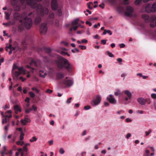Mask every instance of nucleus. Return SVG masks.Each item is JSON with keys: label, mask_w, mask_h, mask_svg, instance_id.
I'll return each mask as SVG.
<instances>
[{"label": "nucleus", "mask_w": 156, "mask_h": 156, "mask_svg": "<svg viewBox=\"0 0 156 156\" xmlns=\"http://www.w3.org/2000/svg\"><path fill=\"white\" fill-rule=\"evenodd\" d=\"M22 3L27 2L28 5L30 6L32 8H37V12L38 15L43 16L45 15L48 13V10L47 8H43L41 5L37 4L35 0H20Z\"/></svg>", "instance_id": "f257e3e1"}, {"label": "nucleus", "mask_w": 156, "mask_h": 156, "mask_svg": "<svg viewBox=\"0 0 156 156\" xmlns=\"http://www.w3.org/2000/svg\"><path fill=\"white\" fill-rule=\"evenodd\" d=\"M57 65L59 69H64L69 72H70L72 70L73 64L70 63L67 59L63 57H59L57 61Z\"/></svg>", "instance_id": "f03ea898"}, {"label": "nucleus", "mask_w": 156, "mask_h": 156, "mask_svg": "<svg viewBox=\"0 0 156 156\" xmlns=\"http://www.w3.org/2000/svg\"><path fill=\"white\" fill-rule=\"evenodd\" d=\"M21 20L20 21L21 23H23L26 28L30 29L32 26V20L31 18H28L27 16L26 13H23L21 16Z\"/></svg>", "instance_id": "7ed1b4c3"}, {"label": "nucleus", "mask_w": 156, "mask_h": 156, "mask_svg": "<svg viewBox=\"0 0 156 156\" xmlns=\"http://www.w3.org/2000/svg\"><path fill=\"white\" fill-rule=\"evenodd\" d=\"M12 72L13 75L15 76L18 79L19 76L22 73V72L25 73V70L23 67H19L16 64H14Z\"/></svg>", "instance_id": "20e7f679"}, {"label": "nucleus", "mask_w": 156, "mask_h": 156, "mask_svg": "<svg viewBox=\"0 0 156 156\" xmlns=\"http://www.w3.org/2000/svg\"><path fill=\"white\" fill-rule=\"evenodd\" d=\"M73 81L71 80L68 79L66 77L65 79L62 80L60 82V84L62 85L65 86L66 87H70L73 84Z\"/></svg>", "instance_id": "39448f33"}, {"label": "nucleus", "mask_w": 156, "mask_h": 156, "mask_svg": "<svg viewBox=\"0 0 156 156\" xmlns=\"http://www.w3.org/2000/svg\"><path fill=\"white\" fill-rule=\"evenodd\" d=\"M101 99V96L99 95H97L96 98L91 101L90 104L93 106H96L100 103Z\"/></svg>", "instance_id": "423d86ee"}, {"label": "nucleus", "mask_w": 156, "mask_h": 156, "mask_svg": "<svg viewBox=\"0 0 156 156\" xmlns=\"http://www.w3.org/2000/svg\"><path fill=\"white\" fill-rule=\"evenodd\" d=\"M48 29L47 25L45 23H43L41 24L40 27V30L41 33L45 34L46 33Z\"/></svg>", "instance_id": "0eeeda50"}, {"label": "nucleus", "mask_w": 156, "mask_h": 156, "mask_svg": "<svg viewBox=\"0 0 156 156\" xmlns=\"http://www.w3.org/2000/svg\"><path fill=\"white\" fill-rule=\"evenodd\" d=\"M58 6L56 0H52L51 2V8L53 10H56Z\"/></svg>", "instance_id": "6e6552de"}, {"label": "nucleus", "mask_w": 156, "mask_h": 156, "mask_svg": "<svg viewBox=\"0 0 156 156\" xmlns=\"http://www.w3.org/2000/svg\"><path fill=\"white\" fill-rule=\"evenodd\" d=\"M133 12V9L132 8L131 6H128L127 7L126 11L125 12V14L126 16H129Z\"/></svg>", "instance_id": "1a4fd4ad"}, {"label": "nucleus", "mask_w": 156, "mask_h": 156, "mask_svg": "<svg viewBox=\"0 0 156 156\" xmlns=\"http://www.w3.org/2000/svg\"><path fill=\"white\" fill-rule=\"evenodd\" d=\"M137 101L141 105H144L146 102V100L142 98H138L137 99Z\"/></svg>", "instance_id": "9d476101"}, {"label": "nucleus", "mask_w": 156, "mask_h": 156, "mask_svg": "<svg viewBox=\"0 0 156 156\" xmlns=\"http://www.w3.org/2000/svg\"><path fill=\"white\" fill-rule=\"evenodd\" d=\"M107 100L109 102L112 104H115L116 103L117 101L113 97H107Z\"/></svg>", "instance_id": "9b49d317"}, {"label": "nucleus", "mask_w": 156, "mask_h": 156, "mask_svg": "<svg viewBox=\"0 0 156 156\" xmlns=\"http://www.w3.org/2000/svg\"><path fill=\"white\" fill-rule=\"evenodd\" d=\"M145 11L147 13H150L152 12V7H151L149 4L147 5L145 8Z\"/></svg>", "instance_id": "f8f14e48"}, {"label": "nucleus", "mask_w": 156, "mask_h": 156, "mask_svg": "<svg viewBox=\"0 0 156 156\" xmlns=\"http://www.w3.org/2000/svg\"><path fill=\"white\" fill-rule=\"evenodd\" d=\"M14 109L15 110V112L16 114H17L18 112H21V110L20 107L17 105H15L14 107Z\"/></svg>", "instance_id": "ddd939ff"}, {"label": "nucleus", "mask_w": 156, "mask_h": 156, "mask_svg": "<svg viewBox=\"0 0 156 156\" xmlns=\"http://www.w3.org/2000/svg\"><path fill=\"white\" fill-rule=\"evenodd\" d=\"M39 75L40 76L43 78H44L47 75L46 72H44V71L43 70H40L39 72Z\"/></svg>", "instance_id": "4468645a"}, {"label": "nucleus", "mask_w": 156, "mask_h": 156, "mask_svg": "<svg viewBox=\"0 0 156 156\" xmlns=\"http://www.w3.org/2000/svg\"><path fill=\"white\" fill-rule=\"evenodd\" d=\"M124 92L129 98V99H131L132 97V94L130 92L127 90L124 91Z\"/></svg>", "instance_id": "2eb2a0df"}, {"label": "nucleus", "mask_w": 156, "mask_h": 156, "mask_svg": "<svg viewBox=\"0 0 156 156\" xmlns=\"http://www.w3.org/2000/svg\"><path fill=\"white\" fill-rule=\"evenodd\" d=\"M56 76L58 79H62L64 77L63 74L61 73H58L56 74Z\"/></svg>", "instance_id": "dca6fc26"}, {"label": "nucleus", "mask_w": 156, "mask_h": 156, "mask_svg": "<svg viewBox=\"0 0 156 156\" xmlns=\"http://www.w3.org/2000/svg\"><path fill=\"white\" fill-rule=\"evenodd\" d=\"M41 18L40 17H37L35 20L34 23L36 25L38 24L41 22Z\"/></svg>", "instance_id": "f3484780"}, {"label": "nucleus", "mask_w": 156, "mask_h": 156, "mask_svg": "<svg viewBox=\"0 0 156 156\" xmlns=\"http://www.w3.org/2000/svg\"><path fill=\"white\" fill-rule=\"evenodd\" d=\"M20 16V15L17 12H15L13 15L14 18L16 20H18L19 19Z\"/></svg>", "instance_id": "a211bd4d"}, {"label": "nucleus", "mask_w": 156, "mask_h": 156, "mask_svg": "<svg viewBox=\"0 0 156 156\" xmlns=\"http://www.w3.org/2000/svg\"><path fill=\"white\" fill-rule=\"evenodd\" d=\"M151 7L152 12H156V2L153 3Z\"/></svg>", "instance_id": "6ab92c4d"}, {"label": "nucleus", "mask_w": 156, "mask_h": 156, "mask_svg": "<svg viewBox=\"0 0 156 156\" xmlns=\"http://www.w3.org/2000/svg\"><path fill=\"white\" fill-rule=\"evenodd\" d=\"M122 93L121 92L120 90L119 89H117L116 90V91L114 92V94L116 96L120 95Z\"/></svg>", "instance_id": "aec40b11"}, {"label": "nucleus", "mask_w": 156, "mask_h": 156, "mask_svg": "<svg viewBox=\"0 0 156 156\" xmlns=\"http://www.w3.org/2000/svg\"><path fill=\"white\" fill-rule=\"evenodd\" d=\"M18 2L17 0H11V4L12 6L16 5Z\"/></svg>", "instance_id": "412c9836"}, {"label": "nucleus", "mask_w": 156, "mask_h": 156, "mask_svg": "<svg viewBox=\"0 0 156 156\" xmlns=\"http://www.w3.org/2000/svg\"><path fill=\"white\" fill-rule=\"evenodd\" d=\"M79 20V19L78 18H76L72 22V24L73 25L77 24Z\"/></svg>", "instance_id": "4be33fe9"}, {"label": "nucleus", "mask_w": 156, "mask_h": 156, "mask_svg": "<svg viewBox=\"0 0 156 156\" xmlns=\"http://www.w3.org/2000/svg\"><path fill=\"white\" fill-rule=\"evenodd\" d=\"M117 11L119 13L122 12L123 10V8L121 6H118L117 8Z\"/></svg>", "instance_id": "5701e85b"}, {"label": "nucleus", "mask_w": 156, "mask_h": 156, "mask_svg": "<svg viewBox=\"0 0 156 156\" xmlns=\"http://www.w3.org/2000/svg\"><path fill=\"white\" fill-rule=\"evenodd\" d=\"M24 108L25 112L26 113H28L32 110V109L31 108H27L25 107H24Z\"/></svg>", "instance_id": "b1692460"}, {"label": "nucleus", "mask_w": 156, "mask_h": 156, "mask_svg": "<svg viewBox=\"0 0 156 156\" xmlns=\"http://www.w3.org/2000/svg\"><path fill=\"white\" fill-rule=\"evenodd\" d=\"M150 151L148 150H146L145 151V153L144 154V156H150L149 154Z\"/></svg>", "instance_id": "393cba45"}, {"label": "nucleus", "mask_w": 156, "mask_h": 156, "mask_svg": "<svg viewBox=\"0 0 156 156\" xmlns=\"http://www.w3.org/2000/svg\"><path fill=\"white\" fill-rule=\"evenodd\" d=\"M5 18L7 20H8L9 19L10 14L6 12H5Z\"/></svg>", "instance_id": "a878e982"}, {"label": "nucleus", "mask_w": 156, "mask_h": 156, "mask_svg": "<svg viewBox=\"0 0 156 156\" xmlns=\"http://www.w3.org/2000/svg\"><path fill=\"white\" fill-rule=\"evenodd\" d=\"M37 140V138L35 136H34L32 138L30 139V141L31 142H33L34 141H36Z\"/></svg>", "instance_id": "bb28decb"}, {"label": "nucleus", "mask_w": 156, "mask_h": 156, "mask_svg": "<svg viewBox=\"0 0 156 156\" xmlns=\"http://www.w3.org/2000/svg\"><path fill=\"white\" fill-rule=\"evenodd\" d=\"M142 17L144 19H145V20H148L149 19V16L147 15L143 14L142 15Z\"/></svg>", "instance_id": "cd10ccee"}, {"label": "nucleus", "mask_w": 156, "mask_h": 156, "mask_svg": "<svg viewBox=\"0 0 156 156\" xmlns=\"http://www.w3.org/2000/svg\"><path fill=\"white\" fill-rule=\"evenodd\" d=\"M29 94L30 95V96L31 98H34L35 96V94L32 92H29Z\"/></svg>", "instance_id": "c85d7f7f"}, {"label": "nucleus", "mask_w": 156, "mask_h": 156, "mask_svg": "<svg viewBox=\"0 0 156 156\" xmlns=\"http://www.w3.org/2000/svg\"><path fill=\"white\" fill-rule=\"evenodd\" d=\"M24 133H21L20 136V140L21 141L23 140L24 138Z\"/></svg>", "instance_id": "c756f323"}, {"label": "nucleus", "mask_w": 156, "mask_h": 156, "mask_svg": "<svg viewBox=\"0 0 156 156\" xmlns=\"http://www.w3.org/2000/svg\"><path fill=\"white\" fill-rule=\"evenodd\" d=\"M72 99V98L70 97L66 101V103L67 104H69L71 102V100Z\"/></svg>", "instance_id": "7c9ffc66"}, {"label": "nucleus", "mask_w": 156, "mask_h": 156, "mask_svg": "<svg viewBox=\"0 0 156 156\" xmlns=\"http://www.w3.org/2000/svg\"><path fill=\"white\" fill-rule=\"evenodd\" d=\"M107 53L109 56V57H114V55L111 52H110L109 51H107Z\"/></svg>", "instance_id": "2f4dec72"}, {"label": "nucleus", "mask_w": 156, "mask_h": 156, "mask_svg": "<svg viewBox=\"0 0 156 156\" xmlns=\"http://www.w3.org/2000/svg\"><path fill=\"white\" fill-rule=\"evenodd\" d=\"M46 52L48 53H50L51 52V50L49 48H46L45 49Z\"/></svg>", "instance_id": "473e14b6"}, {"label": "nucleus", "mask_w": 156, "mask_h": 156, "mask_svg": "<svg viewBox=\"0 0 156 156\" xmlns=\"http://www.w3.org/2000/svg\"><path fill=\"white\" fill-rule=\"evenodd\" d=\"M142 0H136L134 2V3L136 5L139 4L142 1Z\"/></svg>", "instance_id": "72a5a7b5"}, {"label": "nucleus", "mask_w": 156, "mask_h": 156, "mask_svg": "<svg viewBox=\"0 0 156 156\" xmlns=\"http://www.w3.org/2000/svg\"><path fill=\"white\" fill-rule=\"evenodd\" d=\"M71 51L73 53H75L76 51L77 52H78L79 51V50L76 48H74V49L72 50Z\"/></svg>", "instance_id": "f704fd0d"}, {"label": "nucleus", "mask_w": 156, "mask_h": 156, "mask_svg": "<svg viewBox=\"0 0 156 156\" xmlns=\"http://www.w3.org/2000/svg\"><path fill=\"white\" fill-rule=\"evenodd\" d=\"M57 51L59 53L61 54L62 55H66V54H67V52H65L64 51H59L58 50H57Z\"/></svg>", "instance_id": "c9c22d12"}, {"label": "nucleus", "mask_w": 156, "mask_h": 156, "mask_svg": "<svg viewBox=\"0 0 156 156\" xmlns=\"http://www.w3.org/2000/svg\"><path fill=\"white\" fill-rule=\"evenodd\" d=\"M152 132V130L151 129H149L148 131H146L145 133H146V136H148L149 134Z\"/></svg>", "instance_id": "e433bc0d"}, {"label": "nucleus", "mask_w": 156, "mask_h": 156, "mask_svg": "<svg viewBox=\"0 0 156 156\" xmlns=\"http://www.w3.org/2000/svg\"><path fill=\"white\" fill-rule=\"evenodd\" d=\"M20 122L21 123L24 125H25L28 122L23 119H21Z\"/></svg>", "instance_id": "4c0bfd02"}, {"label": "nucleus", "mask_w": 156, "mask_h": 156, "mask_svg": "<svg viewBox=\"0 0 156 156\" xmlns=\"http://www.w3.org/2000/svg\"><path fill=\"white\" fill-rule=\"evenodd\" d=\"M59 151V153L61 154H63L65 152L64 150L62 148H60Z\"/></svg>", "instance_id": "58836bf2"}, {"label": "nucleus", "mask_w": 156, "mask_h": 156, "mask_svg": "<svg viewBox=\"0 0 156 156\" xmlns=\"http://www.w3.org/2000/svg\"><path fill=\"white\" fill-rule=\"evenodd\" d=\"M150 26L151 27H154L156 26V21L155 23H150Z\"/></svg>", "instance_id": "ea45409f"}, {"label": "nucleus", "mask_w": 156, "mask_h": 156, "mask_svg": "<svg viewBox=\"0 0 156 156\" xmlns=\"http://www.w3.org/2000/svg\"><path fill=\"white\" fill-rule=\"evenodd\" d=\"M62 13V12L61 9H58L57 11V15H58L59 16H60Z\"/></svg>", "instance_id": "a19ab883"}, {"label": "nucleus", "mask_w": 156, "mask_h": 156, "mask_svg": "<svg viewBox=\"0 0 156 156\" xmlns=\"http://www.w3.org/2000/svg\"><path fill=\"white\" fill-rule=\"evenodd\" d=\"M23 151H24L26 152H27L28 149L27 148V147H26V146H24L23 147Z\"/></svg>", "instance_id": "79ce46f5"}, {"label": "nucleus", "mask_w": 156, "mask_h": 156, "mask_svg": "<svg viewBox=\"0 0 156 156\" xmlns=\"http://www.w3.org/2000/svg\"><path fill=\"white\" fill-rule=\"evenodd\" d=\"M12 44H9V46L6 47L5 48V50H6V51H7L8 49L11 48H12Z\"/></svg>", "instance_id": "37998d69"}, {"label": "nucleus", "mask_w": 156, "mask_h": 156, "mask_svg": "<svg viewBox=\"0 0 156 156\" xmlns=\"http://www.w3.org/2000/svg\"><path fill=\"white\" fill-rule=\"evenodd\" d=\"M151 97L153 99H156V94L153 93L151 95Z\"/></svg>", "instance_id": "c03bdc74"}, {"label": "nucleus", "mask_w": 156, "mask_h": 156, "mask_svg": "<svg viewBox=\"0 0 156 156\" xmlns=\"http://www.w3.org/2000/svg\"><path fill=\"white\" fill-rule=\"evenodd\" d=\"M1 154L2 156H4L5 155L8 154V153L5 152V151H3L1 152Z\"/></svg>", "instance_id": "a18cd8bd"}, {"label": "nucleus", "mask_w": 156, "mask_h": 156, "mask_svg": "<svg viewBox=\"0 0 156 156\" xmlns=\"http://www.w3.org/2000/svg\"><path fill=\"white\" fill-rule=\"evenodd\" d=\"M91 108L90 106V105H87L86 106H85L84 107V109L85 110H88L90 109Z\"/></svg>", "instance_id": "49530a36"}, {"label": "nucleus", "mask_w": 156, "mask_h": 156, "mask_svg": "<svg viewBox=\"0 0 156 156\" xmlns=\"http://www.w3.org/2000/svg\"><path fill=\"white\" fill-rule=\"evenodd\" d=\"M79 47L80 48H81L82 50H85L86 48V46L81 45H79Z\"/></svg>", "instance_id": "de8ad7c7"}, {"label": "nucleus", "mask_w": 156, "mask_h": 156, "mask_svg": "<svg viewBox=\"0 0 156 156\" xmlns=\"http://www.w3.org/2000/svg\"><path fill=\"white\" fill-rule=\"evenodd\" d=\"M4 119H3L5 120V123H7L8 121H9V119H8V117H6V116L4 117Z\"/></svg>", "instance_id": "09e8293b"}, {"label": "nucleus", "mask_w": 156, "mask_h": 156, "mask_svg": "<svg viewBox=\"0 0 156 156\" xmlns=\"http://www.w3.org/2000/svg\"><path fill=\"white\" fill-rule=\"evenodd\" d=\"M32 89L33 90L35 91L37 93H38L39 92V90L35 87H33L32 88Z\"/></svg>", "instance_id": "8fccbe9b"}, {"label": "nucleus", "mask_w": 156, "mask_h": 156, "mask_svg": "<svg viewBox=\"0 0 156 156\" xmlns=\"http://www.w3.org/2000/svg\"><path fill=\"white\" fill-rule=\"evenodd\" d=\"M44 59H43L44 61L45 62H47L49 61L48 59L46 57H44Z\"/></svg>", "instance_id": "3c124183"}, {"label": "nucleus", "mask_w": 156, "mask_h": 156, "mask_svg": "<svg viewBox=\"0 0 156 156\" xmlns=\"http://www.w3.org/2000/svg\"><path fill=\"white\" fill-rule=\"evenodd\" d=\"M107 40H101V43L103 44L104 45H105L106 44Z\"/></svg>", "instance_id": "603ef678"}, {"label": "nucleus", "mask_w": 156, "mask_h": 156, "mask_svg": "<svg viewBox=\"0 0 156 156\" xmlns=\"http://www.w3.org/2000/svg\"><path fill=\"white\" fill-rule=\"evenodd\" d=\"M131 136V134L130 133H128L126 135V139H128Z\"/></svg>", "instance_id": "864d4df0"}, {"label": "nucleus", "mask_w": 156, "mask_h": 156, "mask_svg": "<svg viewBox=\"0 0 156 156\" xmlns=\"http://www.w3.org/2000/svg\"><path fill=\"white\" fill-rule=\"evenodd\" d=\"M137 113L139 114H143L144 113V111L142 110H137L136 111Z\"/></svg>", "instance_id": "5fc2aeb1"}, {"label": "nucleus", "mask_w": 156, "mask_h": 156, "mask_svg": "<svg viewBox=\"0 0 156 156\" xmlns=\"http://www.w3.org/2000/svg\"><path fill=\"white\" fill-rule=\"evenodd\" d=\"M107 34H108L109 35H111L112 34V33L110 30H107Z\"/></svg>", "instance_id": "6e6d98bb"}, {"label": "nucleus", "mask_w": 156, "mask_h": 156, "mask_svg": "<svg viewBox=\"0 0 156 156\" xmlns=\"http://www.w3.org/2000/svg\"><path fill=\"white\" fill-rule=\"evenodd\" d=\"M49 18H53L54 17V15L53 13H52L49 15Z\"/></svg>", "instance_id": "4d7b16f0"}, {"label": "nucleus", "mask_w": 156, "mask_h": 156, "mask_svg": "<svg viewBox=\"0 0 156 156\" xmlns=\"http://www.w3.org/2000/svg\"><path fill=\"white\" fill-rule=\"evenodd\" d=\"M9 126V124H8L6 126H5L4 128V129L6 131H7L8 130V128Z\"/></svg>", "instance_id": "13d9d810"}, {"label": "nucleus", "mask_w": 156, "mask_h": 156, "mask_svg": "<svg viewBox=\"0 0 156 156\" xmlns=\"http://www.w3.org/2000/svg\"><path fill=\"white\" fill-rule=\"evenodd\" d=\"M87 41L85 39H83L81 40L82 43H87Z\"/></svg>", "instance_id": "bf43d9fd"}, {"label": "nucleus", "mask_w": 156, "mask_h": 156, "mask_svg": "<svg viewBox=\"0 0 156 156\" xmlns=\"http://www.w3.org/2000/svg\"><path fill=\"white\" fill-rule=\"evenodd\" d=\"M119 46L121 48H124L125 45L124 44H119Z\"/></svg>", "instance_id": "052dcab7"}, {"label": "nucleus", "mask_w": 156, "mask_h": 156, "mask_svg": "<svg viewBox=\"0 0 156 156\" xmlns=\"http://www.w3.org/2000/svg\"><path fill=\"white\" fill-rule=\"evenodd\" d=\"M31 108L32 109V110H33L35 112L37 110V108L34 106V105L32 106V108Z\"/></svg>", "instance_id": "680f3d73"}, {"label": "nucleus", "mask_w": 156, "mask_h": 156, "mask_svg": "<svg viewBox=\"0 0 156 156\" xmlns=\"http://www.w3.org/2000/svg\"><path fill=\"white\" fill-rule=\"evenodd\" d=\"M99 6L102 9H103L104 8L105 4L103 3H102L101 4L99 5Z\"/></svg>", "instance_id": "e2e57ef3"}, {"label": "nucleus", "mask_w": 156, "mask_h": 156, "mask_svg": "<svg viewBox=\"0 0 156 156\" xmlns=\"http://www.w3.org/2000/svg\"><path fill=\"white\" fill-rule=\"evenodd\" d=\"M62 44H63L66 46H67L68 45V43L64 41H62L61 42Z\"/></svg>", "instance_id": "0e129e2a"}, {"label": "nucleus", "mask_w": 156, "mask_h": 156, "mask_svg": "<svg viewBox=\"0 0 156 156\" xmlns=\"http://www.w3.org/2000/svg\"><path fill=\"white\" fill-rule=\"evenodd\" d=\"M14 45L15 46V47L16 48L18 47V43L16 41H15L14 42Z\"/></svg>", "instance_id": "69168bd1"}, {"label": "nucleus", "mask_w": 156, "mask_h": 156, "mask_svg": "<svg viewBox=\"0 0 156 156\" xmlns=\"http://www.w3.org/2000/svg\"><path fill=\"white\" fill-rule=\"evenodd\" d=\"M86 23L87 25H89L90 26L92 25V23L90 21H87L86 22Z\"/></svg>", "instance_id": "338daca9"}, {"label": "nucleus", "mask_w": 156, "mask_h": 156, "mask_svg": "<svg viewBox=\"0 0 156 156\" xmlns=\"http://www.w3.org/2000/svg\"><path fill=\"white\" fill-rule=\"evenodd\" d=\"M25 101L27 102V103H29V101H30V98H28V97H27L25 100Z\"/></svg>", "instance_id": "774afa93"}]
</instances>
